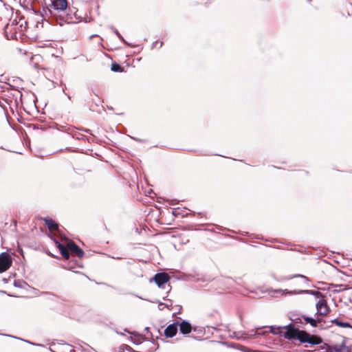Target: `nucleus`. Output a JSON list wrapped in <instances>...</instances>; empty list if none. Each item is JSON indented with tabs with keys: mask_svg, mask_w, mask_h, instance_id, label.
I'll return each mask as SVG.
<instances>
[{
	"mask_svg": "<svg viewBox=\"0 0 352 352\" xmlns=\"http://www.w3.org/2000/svg\"><path fill=\"white\" fill-rule=\"evenodd\" d=\"M285 328L286 331L284 336L287 339H296L302 343H308L312 345L318 344L321 342L320 338L311 336L304 331L291 327L290 326H287Z\"/></svg>",
	"mask_w": 352,
	"mask_h": 352,
	"instance_id": "nucleus-1",
	"label": "nucleus"
},
{
	"mask_svg": "<svg viewBox=\"0 0 352 352\" xmlns=\"http://www.w3.org/2000/svg\"><path fill=\"white\" fill-rule=\"evenodd\" d=\"M56 244L62 256L65 259H68L69 257V251L79 258L82 257L84 255V252L74 242H69L67 248L61 245L60 243L56 242Z\"/></svg>",
	"mask_w": 352,
	"mask_h": 352,
	"instance_id": "nucleus-2",
	"label": "nucleus"
},
{
	"mask_svg": "<svg viewBox=\"0 0 352 352\" xmlns=\"http://www.w3.org/2000/svg\"><path fill=\"white\" fill-rule=\"evenodd\" d=\"M68 3L67 0H51V3L47 8L52 14H60L67 8Z\"/></svg>",
	"mask_w": 352,
	"mask_h": 352,
	"instance_id": "nucleus-3",
	"label": "nucleus"
},
{
	"mask_svg": "<svg viewBox=\"0 0 352 352\" xmlns=\"http://www.w3.org/2000/svg\"><path fill=\"white\" fill-rule=\"evenodd\" d=\"M12 264V257L6 252L0 254V273L8 270Z\"/></svg>",
	"mask_w": 352,
	"mask_h": 352,
	"instance_id": "nucleus-4",
	"label": "nucleus"
},
{
	"mask_svg": "<svg viewBox=\"0 0 352 352\" xmlns=\"http://www.w3.org/2000/svg\"><path fill=\"white\" fill-rule=\"evenodd\" d=\"M317 313L318 316H327L329 311V308L324 299H320L316 304Z\"/></svg>",
	"mask_w": 352,
	"mask_h": 352,
	"instance_id": "nucleus-5",
	"label": "nucleus"
},
{
	"mask_svg": "<svg viewBox=\"0 0 352 352\" xmlns=\"http://www.w3.org/2000/svg\"><path fill=\"white\" fill-rule=\"evenodd\" d=\"M169 279L170 276L166 273H157L154 277L155 282L159 287H163Z\"/></svg>",
	"mask_w": 352,
	"mask_h": 352,
	"instance_id": "nucleus-6",
	"label": "nucleus"
},
{
	"mask_svg": "<svg viewBox=\"0 0 352 352\" xmlns=\"http://www.w3.org/2000/svg\"><path fill=\"white\" fill-rule=\"evenodd\" d=\"M178 322L169 324L164 330V335L167 338H173L177 332Z\"/></svg>",
	"mask_w": 352,
	"mask_h": 352,
	"instance_id": "nucleus-7",
	"label": "nucleus"
},
{
	"mask_svg": "<svg viewBox=\"0 0 352 352\" xmlns=\"http://www.w3.org/2000/svg\"><path fill=\"white\" fill-rule=\"evenodd\" d=\"M276 292L280 294L281 296L284 294H290V295H294V294H309L311 293V291L305 289V290H287V289H278L276 290Z\"/></svg>",
	"mask_w": 352,
	"mask_h": 352,
	"instance_id": "nucleus-8",
	"label": "nucleus"
},
{
	"mask_svg": "<svg viewBox=\"0 0 352 352\" xmlns=\"http://www.w3.org/2000/svg\"><path fill=\"white\" fill-rule=\"evenodd\" d=\"M179 327V331L183 334L189 333L191 331L192 327L190 324L186 321H183L181 323L178 322Z\"/></svg>",
	"mask_w": 352,
	"mask_h": 352,
	"instance_id": "nucleus-9",
	"label": "nucleus"
},
{
	"mask_svg": "<svg viewBox=\"0 0 352 352\" xmlns=\"http://www.w3.org/2000/svg\"><path fill=\"white\" fill-rule=\"evenodd\" d=\"M303 319L306 321L307 323L310 324V325L313 327H316L319 323L322 322V319L316 318L314 319L313 318L303 316Z\"/></svg>",
	"mask_w": 352,
	"mask_h": 352,
	"instance_id": "nucleus-10",
	"label": "nucleus"
},
{
	"mask_svg": "<svg viewBox=\"0 0 352 352\" xmlns=\"http://www.w3.org/2000/svg\"><path fill=\"white\" fill-rule=\"evenodd\" d=\"M296 277L301 278V279H302L301 283H300L301 285H305V286H307L308 285L309 279L306 276H305L303 275L295 274L294 276H290L285 277L283 279L284 280H290V279H292L293 278H296Z\"/></svg>",
	"mask_w": 352,
	"mask_h": 352,
	"instance_id": "nucleus-11",
	"label": "nucleus"
},
{
	"mask_svg": "<svg viewBox=\"0 0 352 352\" xmlns=\"http://www.w3.org/2000/svg\"><path fill=\"white\" fill-rule=\"evenodd\" d=\"M337 352H352V348L346 345V343L344 342L340 346L335 348Z\"/></svg>",
	"mask_w": 352,
	"mask_h": 352,
	"instance_id": "nucleus-12",
	"label": "nucleus"
},
{
	"mask_svg": "<svg viewBox=\"0 0 352 352\" xmlns=\"http://www.w3.org/2000/svg\"><path fill=\"white\" fill-rule=\"evenodd\" d=\"M331 322L336 324L338 327L343 328L351 327V324L349 322H343L341 320H339L338 318L332 320Z\"/></svg>",
	"mask_w": 352,
	"mask_h": 352,
	"instance_id": "nucleus-13",
	"label": "nucleus"
},
{
	"mask_svg": "<svg viewBox=\"0 0 352 352\" xmlns=\"http://www.w3.org/2000/svg\"><path fill=\"white\" fill-rule=\"evenodd\" d=\"M45 224L47 226L48 228L50 230H57L58 229V224L54 221L53 220H51V219H45Z\"/></svg>",
	"mask_w": 352,
	"mask_h": 352,
	"instance_id": "nucleus-14",
	"label": "nucleus"
},
{
	"mask_svg": "<svg viewBox=\"0 0 352 352\" xmlns=\"http://www.w3.org/2000/svg\"><path fill=\"white\" fill-rule=\"evenodd\" d=\"M111 69L114 72H118L120 71V66L117 64H112L111 65Z\"/></svg>",
	"mask_w": 352,
	"mask_h": 352,
	"instance_id": "nucleus-15",
	"label": "nucleus"
},
{
	"mask_svg": "<svg viewBox=\"0 0 352 352\" xmlns=\"http://www.w3.org/2000/svg\"><path fill=\"white\" fill-rule=\"evenodd\" d=\"M265 333V331H262L261 329H258L256 332H255V334L254 335H258V336H262V335H264Z\"/></svg>",
	"mask_w": 352,
	"mask_h": 352,
	"instance_id": "nucleus-16",
	"label": "nucleus"
},
{
	"mask_svg": "<svg viewBox=\"0 0 352 352\" xmlns=\"http://www.w3.org/2000/svg\"><path fill=\"white\" fill-rule=\"evenodd\" d=\"M166 307V306H165V303L160 302V303L159 304V309H160V310H163V309H164V307Z\"/></svg>",
	"mask_w": 352,
	"mask_h": 352,
	"instance_id": "nucleus-17",
	"label": "nucleus"
},
{
	"mask_svg": "<svg viewBox=\"0 0 352 352\" xmlns=\"http://www.w3.org/2000/svg\"><path fill=\"white\" fill-rule=\"evenodd\" d=\"M172 304H165V306L167 307V308H169L170 307H171Z\"/></svg>",
	"mask_w": 352,
	"mask_h": 352,
	"instance_id": "nucleus-18",
	"label": "nucleus"
},
{
	"mask_svg": "<svg viewBox=\"0 0 352 352\" xmlns=\"http://www.w3.org/2000/svg\"><path fill=\"white\" fill-rule=\"evenodd\" d=\"M116 35H118V37H120V35L118 31H116Z\"/></svg>",
	"mask_w": 352,
	"mask_h": 352,
	"instance_id": "nucleus-19",
	"label": "nucleus"
}]
</instances>
